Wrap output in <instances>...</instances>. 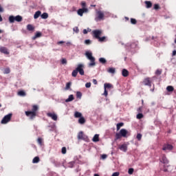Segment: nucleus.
Wrapping results in <instances>:
<instances>
[{
	"label": "nucleus",
	"instance_id": "1",
	"mask_svg": "<svg viewBox=\"0 0 176 176\" xmlns=\"http://www.w3.org/2000/svg\"><path fill=\"white\" fill-rule=\"evenodd\" d=\"M85 55V57H87V60H89V61L91 62L88 64V67L96 66V58L94 57L91 51H86Z\"/></svg>",
	"mask_w": 176,
	"mask_h": 176
},
{
	"label": "nucleus",
	"instance_id": "2",
	"mask_svg": "<svg viewBox=\"0 0 176 176\" xmlns=\"http://www.w3.org/2000/svg\"><path fill=\"white\" fill-rule=\"evenodd\" d=\"M38 109H39L38 105H33L32 111H25L26 116H28L31 120H32L36 116V111H38Z\"/></svg>",
	"mask_w": 176,
	"mask_h": 176
},
{
	"label": "nucleus",
	"instance_id": "3",
	"mask_svg": "<svg viewBox=\"0 0 176 176\" xmlns=\"http://www.w3.org/2000/svg\"><path fill=\"white\" fill-rule=\"evenodd\" d=\"M160 162L161 163H163L164 165V173H167L168 170L166 167H170V165H167L169 163L168 160L167 159V157L166 155H162L161 158H160Z\"/></svg>",
	"mask_w": 176,
	"mask_h": 176
},
{
	"label": "nucleus",
	"instance_id": "4",
	"mask_svg": "<svg viewBox=\"0 0 176 176\" xmlns=\"http://www.w3.org/2000/svg\"><path fill=\"white\" fill-rule=\"evenodd\" d=\"M14 21H17L18 23H20L21 21H23V16L20 15H17L16 16H9V22L11 23H14Z\"/></svg>",
	"mask_w": 176,
	"mask_h": 176
},
{
	"label": "nucleus",
	"instance_id": "5",
	"mask_svg": "<svg viewBox=\"0 0 176 176\" xmlns=\"http://www.w3.org/2000/svg\"><path fill=\"white\" fill-rule=\"evenodd\" d=\"M12 113H9L3 117L2 119L1 123L2 124H6V123H8V122H10V119H12Z\"/></svg>",
	"mask_w": 176,
	"mask_h": 176
},
{
	"label": "nucleus",
	"instance_id": "6",
	"mask_svg": "<svg viewBox=\"0 0 176 176\" xmlns=\"http://www.w3.org/2000/svg\"><path fill=\"white\" fill-rule=\"evenodd\" d=\"M83 68H85V66L82 64H79L76 68V70L77 72H79L80 75L83 76L85 75V70H83Z\"/></svg>",
	"mask_w": 176,
	"mask_h": 176
},
{
	"label": "nucleus",
	"instance_id": "7",
	"mask_svg": "<svg viewBox=\"0 0 176 176\" xmlns=\"http://www.w3.org/2000/svg\"><path fill=\"white\" fill-rule=\"evenodd\" d=\"M97 16L95 18L96 21H100L101 20H104V12L102 11L96 12Z\"/></svg>",
	"mask_w": 176,
	"mask_h": 176
},
{
	"label": "nucleus",
	"instance_id": "8",
	"mask_svg": "<svg viewBox=\"0 0 176 176\" xmlns=\"http://www.w3.org/2000/svg\"><path fill=\"white\" fill-rule=\"evenodd\" d=\"M87 12H89V9L83 8L78 9L77 11V14H78V16H80V17H82L83 16V13H87Z\"/></svg>",
	"mask_w": 176,
	"mask_h": 176
},
{
	"label": "nucleus",
	"instance_id": "9",
	"mask_svg": "<svg viewBox=\"0 0 176 176\" xmlns=\"http://www.w3.org/2000/svg\"><path fill=\"white\" fill-rule=\"evenodd\" d=\"M94 36L96 38V39H98L100 36H101V34H102V31L100 30H95L93 31Z\"/></svg>",
	"mask_w": 176,
	"mask_h": 176
},
{
	"label": "nucleus",
	"instance_id": "10",
	"mask_svg": "<svg viewBox=\"0 0 176 176\" xmlns=\"http://www.w3.org/2000/svg\"><path fill=\"white\" fill-rule=\"evenodd\" d=\"M78 140H87V136L85 134H83V131H80L78 135Z\"/></svg>",
	"mask_w": 176,
	"mask_h": 176
},
{
	"label": "nucleus",
	"instance_id": "11",
	"mask_svg": "<svg viewBox=\"0 0 176 176\" xmlns=\"http://www.w3.org/2000/svg\"><path fill=\"white\" fill-rule=\"evenodd\" d=\"M47 116H48V118H51L52 119V120H57L58 117H57V114L54 113H47Z\"/></svg>",
	"mask_w": 176,
	"mask_h": 176
},
{
	"label": "nucleus",
	"instance_id": "12",
	"mask_svg": "<svg viewBox=\"0 0 176 176\" xmlns=\"http://www.w3.org/2000/svg\"><path fill=\"white\" fill-rule=\"evenodd\" d=\"M144 86H149V87H152V84L151 82V78H146L143 81Z\"/></svg>",
	"mask_w": 176,
	"mask_h": 176
},
{
	"label": "nucleus",
	"instance_id": "13",
	"mask_svg": "<svg viewBox=\"0 0 176 176\" xmlns=\"http://www.w3.org/2000/svg\"><path fill=\"white\" fill-rule=\"evenodd\" d=\"M173 145L171 144H164L163 146L162 150L163 151H173Z\"/></svg>",
	"mask_w": 176,
	"mask_h": 176
},
{
	"label": "nucleus",
	"instance_id": "14",
	"mask_svg": "<svg viewBox=\"0 0 176 176\" xmlns=\"http://www.w3.org/2000/svg\"><path fill=\"white\" fill-rule=\"evenodd\" d=\"M121 136L124 137V138H126L127 137V134H129V132L125 129H122L120 131Z\"/></svg>",
	"mask_w": 176,
	"mask_h": 176
},
{
	"label": "nucleus",
	"instance_id": "15",
	"mask_svg": "<svg viewBox=\"0 0 176 176\" xmlns=\"http://www.w3.org/2000/svg\"><path fill=\"white\" fill-rule=\"evenodd\" d=\"M120 151L122 152H127V144H123L119 146Z\"/></svg>",
	"mask_w": 176,
	"mask_h": 176
},
{
	"label": "nucleus",
	"instance_id": "16",
	"mask_svg": "<svg viewBox=\"0 0 176 176\" xmlns=\"http://www.w3.org/2000/svg\"><path fill=\"white\" fill-rule=\"evenodd\" d=\"M0 52L4 54H9V51H8V49L5 47H0Z\"/></svg>",
	"mask_w": 176,
	"mask_h": 176
},
{
	"label": "nucleus",
	"instance_id": "17",
	"mask_svg": "<svg viewBox=\"0 0 176 176\" xmlns=\"http://www.w3.org/2000/svg\"><path fill=\"white\" fill-rule=\"evenodd\" d=\"M99 137L100 135L98 134H96L92 139L93 142H98L100 141Z\"/></svg>",
	"mask_w": 176,
	"mask_h": 176
},
{
	"label": "nucleus",
	"instance_id": "18",
	"mask_svg": "<svg viewBox=\"0 0 176 176\" xmlns=\"http://www.w3.org/2000/svg\"><path fill=\"white\" fill-rule=\"evenodd\" d=\"M122 75L124 78H126V76H129V71L126 69H123L122 72Z\"/></svg>",
	"mask_w": 176,
	"mask_h": 176
},
{
	"label": "nucleus",
	"instance_id": "19",
	"mask_svg": "<svg viewBox=\"0 0 176 176\" xmlns=\"http://www.w3.org/2000/svg\"><path fill=\"white\" fill-rule=\"evenodd\" d=\"M78 123L80 124H85V123H86V120L85 119L84 117H80L79 119H78Z\"/></svg>",
	"mask_w": 176,
	"mask_h": 176
},
{
	"label": "nucleus",
	"instance_id": "20",
	"mask_svg": "<svg viewBox=\"0 0 176 176\" xmlns=\"http://www.w3.org/2000/svg\"><path fill=\"white\" fill-rule=\"evenodd\" d=\"M107 72H109V74H115V72H116V69L115 67H110L107 69Z\"/></svg>",
	"mask_w": 176,
	"mask_h": 176
},
{
	"label": "nucleus",
	"instance_id": "21",
	"mask_svg": "<svg viewBox=\"0 0 176 176\" xmlns=\"http://www.w3.org/2000/svg\"><path fill=\"white\" fill-rule=\"evenodd\" d=\"M74 101V95H69L68 98L65 100V102H71Z\"/></svg>",
	"mask_w": 176,
	"mask_h": 176
},
{
	"label": "nucleus",
	"instance_id": "22",
	"mask_svg": "<svg viewBox=\"0 0 176 176\" xmlns=\"http://www.w3.org/2000/svg\"><path fill=\"white\" fill-rule=\"evenodd\" d=\"M74 118H82V113H80V112H79V111H75V113H74Z\"/></svg>",
	"mask_w": 176,
	"mask_h": 176
},
{
	"label": "nucleus",
	"instance_id": "23",
	"mask_svg": "<svg viewBox=\"0 0 176 176\" xmlns=\"http://www.w3.org/2000/svg\"><path fill=\"white\" fill-rule=\"evenodd\" d=\"M145 3H146V8L147 9H149V8H152V2L146 1Z\"/></svg>",
	"mask_w": 176,
	"mask_h": 176
},
{
	"label": "nucleus",
	"instance_id": "24",
	"mask_svg": "<svg viewBox=\"0 0 176 176\" xmlns=\"http://www.w3.org/2000/svg\"><path fill=\"white\" fill-rule=\"evenodd\" d=\"M41 36H42V33H41V32H37L33 37V39H36V38H41Z\"/></svg>",
	"mask_w": 176,
	"mask_h": 176
},
{
	"label": "nucleus",
	"instance_id": "25",
	"mask_svg": "<svg viewBox=\"0 0 176 176\" xmlns=\"http://www.w3.org/2000/svg\"><path fill=\"white\" fill-rule=\"evenodd\" d=\"M112 87V85L110 83H104V89L107 90V89H111Z\"/></svg>",
	"mask_w": 176,
	"mask_h": 176
},
{
	"label": "nucleus",
	"instance_id": "26",
	"mask_svg": "<svg viewBox=\"0 0 176 176\" xmlns=\"http://www.w3.org/2000/svg\"><path fill=\"white\" fill-rule=\"evenodd\" d=\"M41 13L42 12L41 11L36 12L34 15V19H38L39 17V16H41Z\"/></svg>",
	"mask_w": 176,
	"mask_h": 176
},
{
	"label": "nucleus",
	"instance_id": "27",
	"mask_svg": "<svg viewBox=\"0 0 176 176\" xmlns=\"http://www.w3.org/2000/svg\"><path fill=\"white\" fill-rule=\"evenodd\" d=\"M124 124L123 122H120L117 124V131H119V130H120L121 127H123V125Z\"/></svg>",
	"mask_w": 176,
	"mask_h": 176
},
{
	"label": "nucleus",
	"instance_id": "28",
	"mask_svg": "<svg viewBox=\"0 0 176 176\" xmlns=\"http://www.w3.org/2000/svg\"><path fill=\"white\" fill-rule=\"evenodd\" d=\"M41 19H46L47 17H49V14L46 12H44L41 15Z\"/></svg>",
	"mask_w": 176,
	"mask_h": 176
},
{
	"label": "nucleus",
	"instance_id": "29",
	"mask_svg": "<svg viewBox=\"0 0 176 176\" xmlns=\"http://www.w3.org/2000/svg\"><path fill=\"white\" fill-rule=\"evenodd\" d=\"M18 96H21V97H25V92L24 91H19L18 92Z\"/></svg>",
	"mask_w": 176,
	"mask_h": 176
},
{
	"label": "nucleus",
	"instance_id": "30",
	"mask_svg": "<svg viewBox=\"0 0 176 176\" xmlns=\"http://www.w3.org/2000/svg\"><path fill=\"white\" fill-rule=\"evenodd\" d=\"M27 30H28V31H34V26L29 24L27 25Z\"/></svg>",
	"mask_w": 176,
	"mask_h": 176
},
{
	"label": "nucleus",
	"instance_id": "31",
	"mask_svg": "<svg viewBox=\"0 0 176 176\" xmlns=\"http://www.w3.org/2000/svg\"><path fill=\"white\" fill-rule=\"evenodd\" d=\"M72 76H73V78H76V76H78V72L76 69H74L72 73Z\"/></svg>",
	"mask_w": 176,
	"mask_h": 176
},
{
	"label": "nucleus",
	"instance_id": "32",
	"mask_svg": "<svg viewBox=\"0 0 176 176\" xmlns=\"http://www.w3.org/2000/svg\"><path fill=\"white\" fill-rule=\"evenodd\" d=\"M32 163H39V157H35L32 160Z\"/></svg>",
	"mask_w": 176,
	"mask_h": 176
},
{
	"label": "nucleus",
	"instance_id": "33",
	"mask_svg": "<svg viewBox=\"0 0 176 176\" xmlns=\"http://www.w3.org/2000/svg\"><path fill=\"white\" fill-rule=\"evenodd\" d=\"M98 39L99 42H105L107 37L106 36L99 37Z\"/></svg>",
	"mask_w": 176,
	"mask_h": 176
},
{
	"label": "nucleus",
	"instance_id": "34",
	"mask_svg": "<svg viewBox=\"0 0 176 176\" xmlns=\"http://www.w3.org/2000/svg\"><path fill=\"white\" fill-rule=\"evenodd\" d=\"M122 137V134H120V132L116 133V140H120Z\"/></svg>",
	"mask_w": 176,
	"mask_h": 176
},
{
	"label": "nucleus",
	"instance_id": "35",
	"mask_svg": "<svg viewBox=\"0 0 176 176\" xmlns=\"http://www.w3.org/2000/svg\"><path fill=\"white\" fill-rule=\"evenodd\" d=\"M99 62L101 63V64H105V63H107V60L105 58H99Z\"/></svg>",
	"mask_w": 176,
	"mask_h": 176
},
{
	"label": "nucleus",
	"instance_id": "36",
	"mask_svg": "<svg viewBox=\"0 0 176 176\" xmlns=\"http://www.w3.org/2000/svg\"><path fill=\"white\" fill-rule=\"evenodd\" d=\"M166 90L167 91H174V87L173 86H168Z\"/></svg>",
	"mask_w": 176,
	"mask_h": 176
},
{
	"label": "nucleus",
	"instance_id": "37",
	"mask_svg": "<svg viewBox=\"0 0 176 176\" xmlns=\"http://www.w3.org/2000/svg\"><path fill=\"white\" fill-rule=\"evenodd\" d=\"M71 85H72L71 82H67L66 84L65 89L66 90H69V89H71Z\"/></svg>",
	"mask_w": 176,
	"mask_h": 176
},
{
	"label": "nucleus",
	"instance_id": "38",
	"mask_svg": "<svg viewBox=\"0 0 176 176\" xmlns=\"http://www.w3.org/2000/svg\"><path fill=\"white\" fill-rule=\"evenodd\" d=\"M76 97H77V98L81 99V98H82V92H80V91H77V92H76Z\"/></svg>",
	"mask_w": 176,
	"mask_h": 176
},
{
	"label": "nucleus",
	"instance_id": "39",
	"mask_svg": "<svg viewBox=\"0 0 176 176\" xmlns=\"http://www.w3.org/2000/svg\"><path fill=\"white\" fill-rule=\"evenodd\" d=\"M137 119H142V118H144V115L141 113H139L137 116H136Z\"/></svg>",
	"mask_w": 176,
	"mask_h": 176
},
{
	"label": "nucleus",
	"instance_id": "40",
	"mask_svg": "<svg viewBox=\"0 0 176 176\" xmlns=\"http://www.w3.org/2000/svg\"><path fill=\"white\" fill-rule=\"evenodd\" d=\"M136 138L138 141H140L142 138V135L141 133H138Z\"/></svg>",
	"mask_w": 176,
	"mask_h": 176
},
{
	"label": "nucleus",
	"instance_id": "41",
	"mask_svg": "<svg viewBox=\"0 0 176 176\" xmlns=\"http://www.w3.org/2000/svg\"><path fill=\"white\" fill-rule=\"evenodd\" d=\"M134 173V168H130L128 170V174H129L130 175H131V174H133Z\"/></svg>",
	"mask_w": 176,
	"mask_h": 176
},
{
	"label": "nucleus",
	"instance_id": "42",
	"mask_svg": "<svg viewBox=\"0 0 176 176\" xmlns=\"http://www.w3.org/2000/svg\"><path fill=\"white\" fill-rule=\"evenodd\" d=\"M61 153H63V155H65V153H67V148L63 147Z\"/></svg>",
	"mask_w": 176,
	"mask_h": 176
},
{
	"label": "nucleus",
	"instance_id": "43",
	"mask_svg": "<svg viewBox=\"0 0 176 176\" xmlns=\"http://www.w3.org/2000/svg\"><path fill=\"white\" fill-rule=\"evenodd\" d=\"M3 74H10V69L9 68H6L4 69Z\"/></svg>",
	"mask_w": 176,
	"mask_h": 176
},
{
	"label": "nucleus",
	"instance_id": "44",
	"mask_svg": "<svg viewBox=\"0 0 176 176\" xmlns=\"http://www.w3.org/2000/svg\"><path fill=\"white\" fill-rule=\"evenodd\" d=\"M74 164H75V162H69L68 164V167H69L70 168H72V167H74Z\"/></svg>",
	"mask_w": 176,
	"mask_h": 176
},
{
	"label": "nucleus",
	"instance_id": "45",
	"mask_svg": "<svg viewBox=\"0 0 176 176\" xmlns=\"http://www.w3.org/2000/svg\"><path fill=\"white\" fill-rule=\"evenodd\" d=\"M155 75H162V69H157L155 72Z\"/></svg>",
	"mask_w": 176,
	"mask_h": 176
},
{
	"label": "nucleus",
	"instance_id": "46",
	"mask_svg": "<svg viewBox=\"0 0 176 176\" xmlns=\"http://www.w3.org/2000/svg\"><path fill=\"white\" fill-rule=\"evenodd\" d=\"M131 24H137V20H135V19H131Z\"/></svg>",
	"mask_w": 176,
	"mask_h": 176
},
{
	"label": "nucleus",
	"instance_id": "47",
	"mask_svg": "<svg viewBox=\"0 0 176 176\" xmlns=\"http://www.w3.org/2000/svg\"><path fill=\"white\" fill-rule=\"evenodd\" d=\"M91 87V82H87L85 84V87H87V89H89Z\"/></svg>",
	"mask_w": 176,
	"mask_h": 176
},
{
	"label": "nucleus",
	"instance_id": "48",
	"mask_svg": "<svg viewBox=\"0 0 176 176\" xmlns=\"http://www.w3.org/2000/svg\"><path fill=\"white\" fill-rule=\"evenodd\" d=\"M73 30L74 32H76V34H78L79 32V29L78 28V27H75L73 28Z\"/></svg>",
	"mask_w": 176,
	"mask_h": 176
},
{
	"label": "nucleus",
	"instance_id": "49",
	"mask_svg": "<svg viewBox=\"0 0 176 176\" xmlns=\"http://www.w3.org/2000/svg\"><path fill=\"white\" fill-rule=\"evenodd\" d=\"M3 12V8L0 6V12L2 13ZM2 16L0 15V21H2Z\"/></svg>",
	"mask_w": 176,
	"mask_h": 176
},
{
	"label": "nucleus",
	"instance_id": "50",
	"mask_svg": "<svg viewBox=\"0 0 176 176\" xmlns=\"http://www.w3.org/2000/svg\"><path fill=\"white\" fill-rule=\"evenodd\" d=\"M85 45H90L91 43V41L89 39L85 41Z\"/></svg>",
	"mask_w": 176,
	"mask_h": 176
},
{
	"label": "nucleus",
	"instance_id": "51",
	"mask_svg": "<svg viewBox=\"0 0 176 176\" xmlns=\"http://www.w3.org/2000/svg\"><path fill=\"white\" fill-rule=\"evenodd\" d=\"M37 142L39 144V145H42V138H38L37 140Z\"/></svg>",
	"mask_w": 176,
	"mask_h": 176
},
{
	"label": "nucleus",
	"instance_id": "52",
	"mask_svg": "<svg viewBox=\"0 0 176 176\" xmlns=\"http://www.w3.org/2000/svg\"><path fill=\"white\" fill-rule=\"evenodd\" d=\"M160 6H159V4H155L154 5V9L155 10H157V9H160Z\"/></svg>",
	"mask_w": 176,
	"mask_h": 176
},
{
	"label": "nucleus",
	"instance_id": "53",
	"mask_svg": "<svg viewBox=\"0 0 176 176\" xmlns=\"http://www.w3.org/2000/svg\"><path fill=\"white\" fill-rule=\"evenodd\" d=\"M61 63L62 64H67V59H65V58H63L62 60H61Z\"/></svg>",
	"mask_w": 176,
	"mask_h": 176
},
{
	"label": "nucleus",
	"instance_id": "54",
	"mask_svg": "<svg viewBox=\"0 0 176 176\" xmlns=\"http://www.w3.org/2000/svg\"><path fill=\"white\" fill-rule=\"evenodd\" d=\"M107 155L106 154H103L101 155V158L104 160L105 159H107Z\"/></svg>",
	"mask_w": 176,
	"mask_h": 176
},
{
	"label": "nucleus",
	"instance_id": "55",
	"mask_svg": "<svg viewBox=\"0 0 176 176\" xmlns=\"http://www.w3.org/2000/svg\"><path fill=\"white\" fill-rule=\"evenodd\" d=\"M103 96H105V97L108 96V91H107V89H104Z\"/></svg>",
	"mask_w": 176,
	"mask_h": 176
},
{
	"label": "nucleus",
	"instance_id": "56",
	"mask_svg": "<svg viewBox=\"0 0 176 176\" xmlns=\"http://www.w3.org/2000/svg\"><path fill=\"white\" fill-rule=\"evenodd\" d=\"M138 112H139V113H141V112H142V107H139L138 109Z\"/></svg>",
	"mask_w": 176,
	"mask_h": 176
},
{
	"label": "nucleus",
	"instance_id": "57",
	"mask_svg": "<svg viewBox=\"0 0 176 176\" xmlns=\"http://www.w3.org/2000/svg\"><path fill=\"white\" fill-rule=\"evenodd\" d=\"M81 6H82V8H85L86 6V2L82 1L81 2Z\"/></svg>",
	"mask_w": 176,
	"mask_h": 176
},
{
	"label": "nucleus",
	"instance_id": "58",
	"mask_svg": "<svg viewBox=\"0 0 176 176\" xmlns=\"http://www.w3.org/2000/svg\"><path fill=\"white\" fill-rule=\"evenodd\" d=\"M93 83H94V85H97V83H98L97 80L93 79Z\"/></svg>",
	"mask_w": 176,
	"mask_h": 176
},
{
	"label": "nucleus",
	"instance_id": "59",
	"mask_svg": "<svg viewBox=\"0 0 176 176\" xmlns=\"http://www.w3.org/2000/svg\"><path fill=\"white\" fill-rule=\"evenodd\" d=\"M82 32L84 34H87L88 31H87V30L84 29Z\"/></svg>",
	"mask_w": 176,
	"mask_h": 176
},
{
	"label": "nucleus",
	"instance_id": "60",
	"mask_svg": "<svg viewBox=\"0 0 176 176\" xmlns=\"http://www.w3.org/2000/svg\"><path fill=\"white\" fill-rule=\"evenodd\" d=\"M173 56H176V50H174V51L173 52Z\"/></svg>",
	"mask_w": 176,
	"mask_h": 176
},
{
	"label": "nucleus",
	"instance_id": "61",
	"mask_svg": "<svg viewBox=\"0 0 176 176\" xmlns=\"http://www.w3.org/2000/svg\"><path fill=\"white\" fill-rule=\"evenodd\" d=\"M60 43H64V41H59V42H58V45H60Z\"/></svg>",
	"mask_w": 176,
	"mask_h": 176
},
{
	"label": "nucleus",
	"instance_id": "62",
	"mask_svg": "<svg viewBox=\"0 0 176 176\" xmlns=\"http://www.w3.org/2000/svg\"><path fill=\"white\" fill-rule=\"evenodd\" d=\"M2 32H3V30H0V34H2Z\"/></svg>",
	"mask_w": 176,
	"mask_h": 176
},
{
	"label": "nucleus",
	"instance_id": "63",
	"mask_svg": "<svg viewBox=\"0 0 176 176\" xmlns=\"http://www.w3.org/2000/svg\"><path fill=\"white\" fill-rule=\"evenodd\" d=\"M94 176H100V175H98V174H94Z\"/></svg>",
	"mask_w": 176,
	"mask_h": 176
},
{
	"label": "nucleus",
	"instance_id": "64",
	"mask_svg": "<svg viewBox=\"0 0 176 176\" xmlns=\"http://www.w3.org/2000/svg\"><path fill=\"white\" fill-rule=\"evenodd\" d=\"M125 19L126 20L129 21V17L126 16Z\"/></svg>",
	"mask_w": 176,
	"mask_h": 176
}]
</instances>
